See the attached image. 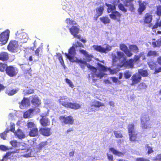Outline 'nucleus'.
I'll return each mask as SVG.
<instances>
[{"mask_svg": "<svg viewBox=\"0 0 161 161\" xmlns=\"http://www.w3.org/2000/svg\"><path fill=\"white\" fill-rule=\"evenodd\" d=\"M138 74L141 76L146 77L148 76V74L147 70H144L142 69H140L138 70Z\"/></svg>", "mask_w": 161, "mask_h": 161, "instance_id": "obj_31", "label": "nucleus"}, {"mask_svg": "<svg viewBox=\"0 0 161 161\" xmlns=\"http://www.w3.org/2000/svg\"><path fill=\"white\" fill-rule=\"evenodd\" d=\"M109 16L111 19L117 20L118 21H119L121 14L117 11H114L112 12Z\"/></svg>", "mask_w": 161, "mask_h": 161, "instance_id": "obj_18", "label": "nucleus"}, {"mask_svg": "<svg viewBox=\"0 0 161 161\" xmlns=\"http://www.w3.org/2000/svg\"><path fill=\"white\" fill-rule=\"evenodd\" d=\"M69 53L68 54L70 55H75L76 53V50L75 49V47L74 46H72V47L70 48L68 51Z\"/></svg>", "mask_w": 161, "mask_h": 161, "instance_id": "obj_39", "label": "nucleus"}, {"mask_svg": "<svg viewBox=\"0 0 161 161\" xmlns=\"http://www.w3.org/2000/svg\"><path fill=\"white\" fill-rule=\"evenodd\" d=\"M14 135L19 139H22L25 137V136L21 130L18 129L14 132Z\"/></svg>", "mask_w": 161, "mask_h": 161, "instance_id": "obj_28", "label": "nucleus"}, {"mask_svg": "<svg viewBox=\"0 0 161 161\" xmlns=\"http://www.w3.org/2000/svg\"><path fill=\"white\" fill-rule=\"evenodd\" d=\"M34 90L33 89H29L27 90L26 93L27 94L29 95L34 93Z\"/></svg>", "mask_w": 161, "mask_h": 161, "instance_id": "obj_56", "label": "nucleus"}, {"mask_svg": "<svg viewBox=\"0 0 161 161\" xmlns=\"http://www.w3.org/2000/svg\"><path fill=\"white\" fill-rule=\"evenodd\" d=\"M124 74L125 78L126 79H128L131 76L132 73L130 70H127L125 71Z\"/></svg>", "mask_w": 161, "mask_h": 161, "instance_id": "obj_44", "label": "nucleus"}, {"mask_svg": "<svg viewBox=\"0 0 161 161\" xmlns=\"http://www.w3.org/2000/svg\"><path fill=\"white\" fill-rule=\"evenodd\" d=\"M8 66L7 64L0 63V71L1 72H6Z\"/></svg>", "mask_w": 161, "mask_h": 161, "instance_id": "obj_37", "label": "nucleus"}, {"mask_svg": "<svg viewBox=\"0 0 161 161\" xmlns=\"http://www.w3.org/2000/svg\"><path fill=\"white\" fill-rule=\"evenodd\" d=\"M142 79L141 76L137 73L133 74L131 78L132 82L131 84V86L135 85L136 84L139 83Z\"/></svg>", "mask_w": 161, "mask_h": 161, "instance_id": "obj_11", "label": "nucleus"}, {"mask_svg": "<svg viewBox=\"0 0 161 161\" xmlns=\"http://www.w3.org/2000/svg\"><path fill=\"white\" fill-rule=\"evenodd\" d=\"M59 103L60 104L65 108H67L68 106L69 103V102H68V101L66 98L64 97H61L59 100Z\"/></svg>", "mask_w": 161, "mask_h": 161, "instance_id": "obj_27", "label": "nucleus"}, {"mask_svg": "<svg viewBox=\"0 0 161 161\" xmlns=\"http://www.w3.org/2000/svg\"><path fill=\"white\" fill-rule=\"evenodd\" d=\"M31 97L32 98L31 102L33 105L37 107L41 104V100L36 95H32Z\"/></svg>", "mask_w": 161, "mask_h": 161, "instance_id": "obj_17", "label": "nucleus"}, {"mask_svg": "<svg viewBox=\"0 0 161 161\" xmlns=\"http://www.w3.org/2000/svg\"><path fill=\"white\" fill-rule=\"evenodd\" d=\"M19 72L18 68L13 65L8 66L6 71V74L10 77L16 76Z\"/></svg>", "mask_w": 161, "mask_h": 161, "instance_id": "obj_7", "label": "nucleus"}, {"mask_svg": "<svg viewBox=\"0 0 161 161\" xmlns=\"http://www.w3.org/2000/svg\"><path fill=\"white\" fill-rule=\"evenodd\" d=\"M47 144V141L41 142L39 144L37 148L39 150H40L46 147Z\"/></svg>", "mask_w": 161, "mask_h": 161, "instance_id": "obj_36", "label": "nucleus"}, {"mask_svg": "<svg viewBox=\"0 0 161 161\" xmlns=\"http://www.w3.org/2000/svg\"><path fill=\"white\" fill-rule=\"evenodd\" d=\"M65 55L66 58L68 59L71 62L73 63L76 62V60L78 59L74 57L75 55H70L68 54L67 53H65Z\"/></svg>", "mask_w": 161, "mask_h": 161, "instance_id": "obj_35", "label": "nucleus"}, {"mask_svg": "<svg viewBox=\"0 0 161 161\" xmlns=\"http://www.w3.org/2000/svg\"><path fill=\"white\" fill-rule=\"evenodd\" d=\"M117 55L119 58H121L124 56V53L120 52H118Z\"/></svg>", "mask_w": 161, "mask_h": 161, "instance_id": "obj_59", "label": "nucleus"}, {"mask_svg": "<svg viewBox=\"0 0 161 161\" xmlns=\"http://www.w3.org/2000/svg\"><path fill=\"white\" fill-rule=\"evenodd\" d=\"M154 160L156 161H161V154H157L154 158Z\"/></svg>", "mask_w": 161, "mask_h": 161, "instance_id": "obj_57", "label": "nucleus"}, {"mask_svg": "<svg viewBox=\"0 0 161 161\" xmlns=\"http://www.w3.org/2000/svg\"><path fill=\"white\" fill-rule=\"evenodd\" d=\"M39 131L40 133L45 136H48L51 134V128H40Z\"/></svg>", "mask_w": 161, "mask_h": 161, "instance_id": "obj_15", "label": "nucleus"}, {"mask_svg": "<svg viewBox=\"0 0 161 161\" xmlns=\"http://www.w3.org/2000/svg\"><path fill=\"white\" fill-rule=\"evenodd\" d=\"M114 133L115 137L117 138H122L123 137L122 134L119 131H114Z\"/></svg>", "mask_w": 161, "mask_h": 161, "instance_id": "obj_45", "label": "nucleus"}, {"mask_svg": "<svg viewBox=\"0 0 161 161\" xmlns=\"http://www.w3.org/2000/svg\"><path fill=\"white\" fill-rule=\"evenodd\" d=\"M145 148L146 150H147V153L149 154L153 152V148L149 146L148 144H147L145 145Z\"/></svg>", "mask_w": 161, "mask_h": 161, "instance_id": "obj_40", "label": "nucleus"}, {"mask_svg": "<svg viewBox=\"0 0 161 161\" xmlns=\"http://www.w3.org/2000/svg\"><path fill=\"white\" fill-rule=\"evenodd\" d=\"M69 104L67 108L74 110H77L81 108V105L76 103L69 102Z\"/></svg>", "mask_w": 161, "mask_h": 161, "instance_id": "obj_23", "label": "nucleus"}, {"mask_svg": "<svg viewBox=\"0 0 161 161\" xmlns=\"http://www.w3.org/2000/svg\"><path fill=\"white\" fill-rule=\"evenodd\" d=\"M129 48L131 50L136 53H137L139 51L138 48L136 45H130L129 46Z\"/></svg>", "mask_w": 161, "mask_h": 161, "instance_id": "obj_41", "label": "nucleus"}, {"mask_svg": "<svg viewBox=\"0 0 161 161\" xmlns=\"http://www.w3.org/2000/svg\"><path fill=\"white\" fill-rule=\"evenodd\" d=\"M65 81L69 85V86L70 87L72 88L74 87V86L72 82L68 78H66L65 79Z\"/></svg>", "mask_w": 161, "mask_h": 161, "instance_id": "obj_52", "label": "nucleus"}, {"mask_svg": "<svg viewBox=\"0 0 161 161\" xmlns=\"http://www.w3.org/2000/svg\"><path fill=\"white\" fill-rule=\"evenodd\" d=\"M9 31L7 30L1 33L0 34V42L3 44H6L9 38Z\"/></svg>", "mask_w": 161, "mask_h": 161, "instance_id": "obj_9", "label": "nucleus"}, {"mask_svg": "<svg viewBox=\"0 0 161 161\" xmlns=\"http://www.w3.org/2000/svg\"><path fill=\"white\" fill-rule=\"evenodd\" d=\"M128 130L130 140L131 142L137 141L138 134L135 131L134 125L133 124H129Z\"/></svg>", "mask_w": 161, "mask_h": 161, "instance_id": "obj_3", "label": "nucleus"}, {"mask_svg": "<svg viewBox=\"0 0 161 161\" xmlns=\"http://www.w3.org/2000/svg\"><path fill=\"white\" fill-rule=\"evenodd\" d=\"M0 149L3 151H6L8 149V148L7 147L4 145H0Z\"/></svg>", "mask_w": 161, "mask_h": 161, "instance_id": "obj_60", "label": "nucleus"}, {"mask_svg": "<svg viewBox=\"0 0 161 161\" xmlns=\"http://www.w3.org/2000/svg\"><path fill=\"white\" fill-rule=\"evenodd\" d=\"M101 21L104 24H108L110 23V20L107 16H103L100 18Z\"/></svg>", "mask_w": 161, "mask_h": 161, "instance_id": "obj_32", "label": "nucleus"}, {"mask_svg": "<svg viewBox=\"0 0 161 161\" xmlns=\"http://www.w3.org/2000/svg\"><path fill=\"white\" fill-rule=\"evenodd\" d=\"M104 6H100L97 7L96 9L97 14L98 16H100L102 15L104 10Z\"/></svg>", "mask_w": 161, "mask_h": 161, "instance_id": "obj_33", "label": "nucleus"}, {"mask_svg": "<svg viewBox=\"0 0 161 161\" xmlns=\"http://www.w3.org/2000/svg\"><path fill=\"white\" fill-rule=\"evenodd\" d=\"M158 55L159 54L157 52L155 51L150 50L147 54V56L148 57L151 56L153 57H155Z\"/></svg>", "mask_w": 161, "mask_h": 161, "instance_id": "obj_34", "label": "nucleus"}, {"mask_svg": "<svg viewBox=\"0 0 161 161\" xmlns=\"http://www.w3.org/2000/svg\"><path fill=\"white\" fill-rule=\"evenodd\" d=\"M93 47L95 50L101 53H106L111 50V48L108 47H106L105 48H104L101 46L93 45Z\"/></svg>", "mask_w": 161, "mask_h": 161, "instance_id": "obj_12", "label": "nucleus"}, {"mask_svg": "<svg viewBox=\"0 0 161 161\" xmlns=\"http://www.w3.org/2000/svg\"><path fill=\"white\" fill-rule=\"evenodd\" d=\"M59 119L62 125H72L74 123V119L71 115L66 117L61 116L59 117Z\"/></svg>", "mask_w": 161, "mask_h": 161, "instance_id": "obj_6", "label": "nucleus"}, {"mask_svg": "<svg viewBox=\"0 0 161 161\" xmlns=\"http://www.w3.org/2000/svg\"><path fill=\"white\" fill-rule=\"evenodd\" d=\"M156 8V14L158 16H160L161 15V5L157 6Z\"/></svg>", "mask_w": 161, "mask_h": 161, "instance_id": "obj_48", "label": "nucleus"}, {"mask_svg": "<svg viewBox=\"0 0 161 161\" xmlns=\"http://www.w3.org/2000/svg\"><path fill=\"white\" fill-rule=\"evenodd\" d=\"M104 106V105L103 103L96 100H94L90 105L92 109H93V108H99L101 107Z\"/></svg>", "mask_w": 161, "mask_h": 161, "instance_id": "obj_24", "label": "nucleus"}, {"mask_svg": "<svg viewBox=\"0 0 161 161\" xmlns=\"http://www.w3.org/2000/svg\"><path fill=\"white\" fill-rule=\"evenodd\" d=\"M141 126L143 129H147L150 127V124H148L150 121L149 117L147 114L142 115L140 118Z\"/></svg>", "mask_w": 161, "mask_h": 161, "instance_id": "obj_5", "label": "nucleus"}, {"mask_svg": "<svg viewBox=\"0 0 161 161\" xmlns=\"http://www.w3.org/2000/svg\"><path fill=\"white\" fill-rule=\"evenodd\" d=\"M157 62L161 66V56L158 57L157 59Z\"/></svg>", "mask_w": 161, "mask_h": 161, "instance_id": "obj_62", "label": "nucleus"}, {"mask_svg": "<svg viewBox=\"0 0 161 161\" xmlns=\"http://www.w3.org/2000/svg\"><path fill=\"white\" fill-rule=\"evenodd\" d=\"M76 43L77 44V45H74V46L75 48H77V47H84V46L81 43L78 42H77Z\"/></svg>", "mask_w": 161, "mask_h": 161, "instance_id": "obj_58", "label": "nucleus"}, {"mask_svg": "<svg viewBox=\"0 0 161 161\" xmlns=\"http://www.w3.org/2000/svg\"><path fill=\"white\" fill-rule=\"evenodd\" d=\"M153 20V15L149 13L145 14L143 18V22L144 25H148V27H151L152 25L151 22Z\"/></svg>", "mask_w": 161, "mask_h": 161, "instance_id": "obj_8", "label": "nucleus"}, {"mask_svg": "<svg viewBox=\"0 0 161 161\" xmlns=\"http://www.w3.org/2000/svg\"><path fill=\"white\" fill-rule=\"evenodd\" d=\"M118 7L119 9L124 12H126L127 10L125 8L124 6L122 3H120L118 5Z\"/></svg>", "mask_w": 161, "mask_h": 161, "instance_id": "obj_49", "label": "nucleus"}, {"mask_svg": "<svg viewBox=\"0 0 161 161\" xmlns=\"http://www.w3.org/2000/svg\"><path fill=\"white\" fill-rule=\"evenodd\" d=\"M158 27H161V20L158 22L157 21L154 25L152 26V29H155L157 28Z\"/></svg>", "mask_w": 161, "mask_h": 161, "instance_id": "obj_47", "label": "nucleus"}, {"mask_svg": "<svg viewBox=\"0 0 161 161\" xmlns=\"http://www.w3.org/2000/svg\"><path fill=\"white\" fill-rule=\"evenodd\" d=\"M27 127L28 128L32 129L34 127H36L35 124L33 122H29L27 123Z\"/></svg>", "mask_w": 161, "mask_h": 161, "instance_id": "obj_46", "label": "nucleus"}, {"mask_svg": "<svg viewBox=\"0 0 161 161\" xmlns=\"http://www.w3.org/2000/svg\"><path fill=\"white\" fill-rule=\"evenodd\" d=\"M76 62L78 63L80 66V67L84 69L85 65H86L87 67L91 70L97 77L102 78L104 75L103 72L107 71L110 69V68H107L99 63H98V67L97 69L91 65L89 64H87L86 61H83L81 59H77L76 60Z\"/></svg>", "mask_w": 161, "mask_h": 161, "instance_id": "obj_1", "label": "nucleus"}, {"mask_svg": "<svg viewBox=\"0 0 161 161\" xmlns=\"http://www.w3.org/2000/svg\"><path fill=\"white\" fill-rule=\"evenodd\" d=\"M149 67L152 69H153L155 67L156 63L155 62H149L147 63Z\"/></svg>", "mask_w": 161, "mask_h": 161, "instance_id": "obj_51", "label": "nucleus"}, {"mask_svg": "<svg viewBox=\"0 0 161 161\" xmlns=\"http://www.w3.org/2000/svg\"><path fill=\"white\" fill-rule=\"evenodd\" d=\"M122 65L127 68H132L134 67V60L133 59L126 60L125 59L122 61Z\"/></svg>", "mask_w": 161, "mask_h": 161, "instance_id": "obj_14", "label": "nucleus"}, {"mask_svg": "<svg viewBox=\"0 0 161 161\" xmlns=\"http://www.w3.org/2000/svg\"><path fill=\"white\" fill-rule=\"evenodd\" d=\"M15 125L14 124L10 123V129L9 130L14 133L15 132Z\"/></svg>", "mask_w": 161, "mask_h": 161, "instance_id": "obj_55", "label": "nucleus"}, {"mask_svg": "<svg viewBox=\"0 0 161 161\" xmlns=\"http://www.w3.org/2000/svg\"><path fill=\"white\" fill-rule=\"evenodd\" d=\"M112 80L113 82L115 83H117L118 82H120V81L116 77H113L112 78Z\"/></svg>", "mask_w": 161, "mask_h": 161, "instance_id": "obj_63", "label": "nucleus"}, {"mask_svg": "<svg viewBox=\"0 0 161 161\" xmlns=\"http://www.w3.org/2000/svg\"><path fill=\"white\" fill-rule=\"evenodd\" d=\"M108 158L109 160L110 161H113V156L112 155L107 154Z\"/></svg>", "mask_w": 161, "mask_h": 161, "instance_id": "obj_61", "label": "nucleus"}, {"mask_svg": "<svg viewBox=\"0 0 161 161\" xmlns=\"http://www.w3.org/2000/svg\"><path fill=\"white\" fill-rule=\"evenodd\" d=\"M9 55L7 52H2L0 53V60L5 61H7Z\"/></svg>", "mask_w": 161, "mask_h": 161, "instance_id": "obj_26", "label": "nucleus"}, {"mask_svg": "<svg viewBox=\"0 0 161 161\" xmlns=\"http://www.w3.org/2000/svg\"><path fill=\"white\" fill-rule=\"evenodd\" d=\"M143 55V53H141L139 54L138 55H135L134 57L133 60L134 62H137L138 61L140 58Z\"/></svg>", "mask_w": 161, "mask_h": 161, "instance_id": "obj_43", "label": "nucleus"}, {"mask_svg": "<svg viewBox=\"0 0 161 161\" xmlns=\"http://www.w3.org/2000/svg\"><path fill=\"white\" fill-rule=\"evenodd\" d=\"M39 135V131L37 127L30 129L29 135L31 137H35Z\"/></svg>", "mask_w": 161, "mask_h": 161, "instance_id": "obj_22", "label": "nucleus"}, {"mask_svg": "<svg viewBox=\"0 0 161 161\" xmlns=\"http://www.w3.org/2000/svg\"><path fill=\"white\" fill-rule=\"evenodd\" d=\"M57 56L58 57V59L59 60L60 63L64 68L65 69L66 68V66L64 64L62 55L60 53H58L57 54Z\"/></svg>", "mask_w": 161, "mask_h": 161, "instance_id": "obj_38", "label": "nucleus"}, {"mask_svg": "<svg viewBox=\"0 0 161 161\" xmlns=\"http://www.w3.org/2000/svg\"><path fill=\"white\" fill-rule=\"evenodd\" d=\"M42 51V48L40 47H38L35 51V55L36 56L39 57V53Z\"/></svg>", "mask_w": 161, "mask_h": 161, "instance_id": "obj_53", "label": "nucleus"}, {"mask_svg": "<svg viewBox=\"0 0 161 161\" xmlns=\"http://www.w3.org/2000/svg\"><path fill=\"white\" fill-rule=\"evenodd\" d=\"M134 0H126L124 1V4L125 6L127 7L128 10L131 12H135L136 8L133 3Z\"/></svg>", "mask_w": 161, "mask_h": 161, "instance_id": "obj_10", "label": "nucleus"}, {"mask_svg": "<svg viewBox=\"0 0 161 161\" xmlns=\"http://www.w3.org/2000/svg\"><path fill=\"white\" fill-rule=\"evenodd\" d=\"M138 2L139 8H138L137 11L139 14H141L142 12L146 9L147 3L146 1H142L141 0H139Z\"/></svg>", "mask_w": 161, "mask_h": 161, "instance_id": "obj_13", "label": "nucleus"}, {"mask_svg": "<svg viewBox=\"0 0 161 161\" xmlns=\"http://www.w3.org/2000/svg\"><path fill=\"white\" fill-rule=\"evenodd\" d=\"M66 22L70 25H73L71 27L69 28V31L70 34L75 38L78 39L81 38V36L78 35L79 32V25L74 20H71L69 18H67L66 19Z\"/></svg>", "mask_w": 161, "mask_h": 161, "instance_id": "obj_2", "label": "nucleus"}, {"mask_svg": "<svg viewBox=\"0 0 161 161\" xmlns=\"http://www.w3.org/2000/svg\"><path fill=\"white\" fill-rule=\"evenodd\" d=\"M6 135V133H5V132L2 133L0 134L1 137L3 140L5 139V136Z\"/></svg>", "mask_w": 161, "mask_h": 161, "instance_id": "obj_64", "label": "nucleus"}, {"mask_svg": "<svg viewBox=\"0 0 161 161\" xmlns=\"http://www.w3.org/2000/svg\"><path fill=\"white\" fill-rule=\"evenodd\" d=\"M10 144L14 148H16L18 146H20V143H18L16 140L11 141L10 142Z\"/></svg>", "mask_w": 161, "mask_h": 161, "instance_id": "obj_42", "label": "nucleus"}, {"mask_svg": "<svg viewBox=\"0 0 161 161\" xmlns=\"http://www.w3.org/2000/svg\"><path fill=\"white\" fill-rule=\"evenodd\" d=\"M105 5L108 7L107 11L108 13L114 12L113 11L115 10L116 9L115 5H112L107 3H105Z\"/></svg>", "mask_w": 161, "mask_h": 161, "instance_id": "obj_29", "label": "nucleus"}, {"mask_svg": "<svg viewBox=\"0 0 161 161\" xmlns=\"http://www.w3.org/2000/svg\"><path fill=\"white\" fill-rule=\"evenodd\" d=\"M109 150L111 151L114 154L117 155L118 157H123L125 154L124 153H123L114 149V147H110Z\"/></svg>", "mask_w": 161, "mask_h": 161, "instance_id": "obj_25", "label": "nucleus"}, {"mask_svg": "<svg viewBox=\"0 0 161 161\" xmlns=\"http://www.w3.org/2000/svg\"><path fill=\"white\" fill-rule=\"evenodd\" d=\"M19 90L18 88L14 89L8 88L6 90L5 93L9 96H12L17 93Z\"/></svg>", "mask_w": 161, "mask_h": 161, "instance_id": "obj_20", "label": "nucleus"}, {"mask_svg": "<svg viewBox=\"0 0 161 161\" xmlns=\"http://www.w3.org/2000/svg\"><path fill=\"white\" fill-rule=\"evenodd\" d=\"M21 153H23L22 156L25 158H28L31 157V150L29 148H26L21 149Z\"/></svg>", "mask_w": 161, "mask_h": 161, "instance_id": "obj_19", "label": "nucleus"}, {"mask_svg": "<svg viewBox=\"0 0 161 161\" xmlns=\"http://www.w3.org/2000/svg\"><path fill=\"white\" fill-rule=\"evenodd\" d=\"M7 48L8 50L13 53L18 52L19 50V47L17 41L12 40L10 41Z\"/></svg>", "mask_w": 161, "mask_h": 161, "instance_id": "obj_4", "label": "nucleus"}, {"mask_svg": "<svg viewBox=\"0 0 161 161\" xmlns=\"http://www.w3.org/2000/svg\"><path fill=\"white\" fill-rule=\"evenodd\" d=\"M40 120V122L41 125L44 127H46L49 125L50 121L49 119L46 117H44V116H42Z\"/></svg>", "mask_w": 161, "mask_h": 161, "instance_id": "obj_21", "label": "nucleus"}, {"mask_svg": "<svg viewBox=\"0 0 161 161\" xmlns=\"http://www.w3.org/2000/svg\"><path fill=\"white\" fill-rule=\"evenodd\" d=\"M120 49L123 51L127 56L130 57L133 55L132 53L128 48L127 46L124 44H121L120 45Z\"/></svg>", "mask_w": 161, "mask_h": 161, "instance_id": "obj_16", "label": "nucleus"}, {"mask_svg": "<svg viewBox=\"0 0 161 161\" xmlns=\"http://www.w3.org/2000/svg\"><path fill=\"white\" fill-rule=\"evenodd\" d=\"M19 149L16 150L15 151H13L8 152L6 154L4 157H8L11 156L12 154H14L15 153H18L19 152Z\"/></svg>", "mask_w": 161, "mask_h": 161, "instance_id": "obj_50", "label": "nucleus"}, {"mask_svg": "<svg viewBox=\"0 0 161 161\" xmlns=\"http://www.w3.org/2000/svg\"><path fill=\"white\" fill-rule=\"evenodd\" d=\"M28 101V98L24 97L23 99L21 101L20 103V104L23 106H25L26 103Z\"/></svg>", "mask_w": 161, "mask_h": 161, "instance_id": "obj_54", "label": "nucleus"}, {"mask_svg": "<svg viewBox=\"0 0 161 161\" xmlns=\"http://www.w3.org/2000/svg\"><path fill=\"white\" fill-rule=\"evenodd\" d=\"M34 110V109H29L28 110L25 112L23 114V117L25 119L30 117L31 114Z\"/></svg>", "mask_w": 161, "mask_h": 161, "instance_id": "obj_30", "label": "nucleus"}]
</instances>
